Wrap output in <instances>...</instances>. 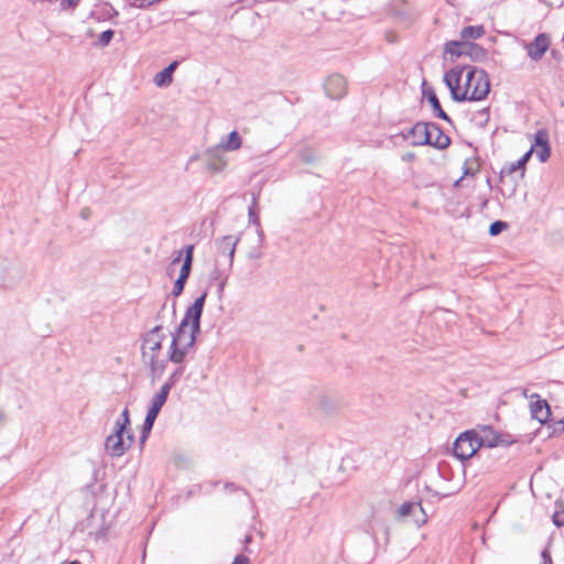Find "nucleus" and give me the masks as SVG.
<instances>
[{
  "label": "nucleus",
  "instance_id": "nucleus-1",
  "mask_svg": "<svg viewBox=\"0 0 564 564\" xmlns=\"http://www.w3.org/2000/svg\"><path fill=\"white\" fill-rule=\"evenodd\" d=\"M206 299V292L197 297L187 307L185 315L180 323L169 347L167 357L163 352L165 335L162 326H155L142 338L141 357L143 364L149 367L153 377H161L165 370L167 360L174 364H182L186 355L193 349L196 335L199 333L200 316Z\"/></svg>",
  "mask_w": 564,
  "mask_h": 564
},
{
  "label": "nucleus",
  "instance_id": "nucleus-2",
  "mask_svg": "<svg viewBox=\"0 0 564 564\" xmlns=\"http://www.w3.org/2000/svg\"><path fill=\"white\" fill-rule=\"evenodd\" d=\"M444 82L456 101L482 100L490 90L487 73L474 66L449 69L444 75Z\"/></svg>",
  "mask_w": 564,
  "mask_h": 564
},
{
  "label": "nucleus",
  "instance_id": "nucleus-3",
  "mask_svg": "<svg viewBox=\"0 0 564 564\" xmlns=\"http://www.w3.org/2000/svg\"><path fill=\"white\" fill-rule=\"evenodd\" d=\"M498 445V438L487 440L486 437H478L475 431H466L462 433L454 442L453 453L460 459L466 460L473 457L476 452L481 447H495Z\"/></svg>",
  "mask_w": 564,
  "mask_h": 564
},
{
  "label": "nucleus",
  "instance_id": "nucleus-4",
  "mask_svg": "<svg viewBox=\"0 0 564 564\" xmlns=\"http://www.w3.org/2000/svg\"><path fill=\"white\" fill-rule=\"evenodd\" d=\"M133 442L132 431L122 430V426L115 427L113 433L106 438L105 448L110 456L120 457L130 448Z\"/></svg>",
  "mask_w": 564,
  "mask_h": 564
},
{
  "label": "nucleus",
  "instance_id": "nucleus-5",
  "mask_svg": "<svg viewBox=\"0 0 564 564\" xmlns=\"http://www.w3.org/2000/svg\"><path fill=\"white\" fill-rule=\"evenodd\" d=\"M239 241L240 237L236 235H225L215 241L218 257H224L229 267H232L236 247Z\"/></svg>",
  "mask_w": 564,
  "mask_h": 564
},
{
  "label": "nucleus",
  "instance_id": "nucleus-6",
  "mask_svg": "<svg viewBox=\"0 0 564 564\" xmlns=\"http://www.w3.org/2000/svg\"><path fill=\"white\" fill-rule=\"evenodd\" d=\"M551 45V36L546 33L538 34L532 42L527 44L524 47L527 50L528 56L532 61H540L543 55L547 52Z\"/></svg>",
  "mask_w": 564,
  "mask_h": 564
},
{
  "label": "nucleus",
  "instance_id": "nucleus-7",
  "mask_svg": "<svg viewBox=\"0 0 564 564\" xmlns=\"http://www.w3.org/2000/svg\"><path fill=\"white\" fill-rule=\"evenodd\" d=\"M431 123L416 122L412 128L409 129L404 138L411 142L412 145H425L431 142L430 129Z\"/></svg>",
  "mask_w": 564,
  "mask_h": 564
},
{
  "label": "nucleus",
  "instance_id": "nucleus-8",
  "mask_svg": "<svg viewBox=\"0 0 564 564\" xmlns=\"http://www.w3.org/2000/svg\"><path fill=\"white\" fill-rule=\"evenodd\" d=\"M533 152L538 160L542 163L546 162L551 155V148L549 144V133L545 129H540L534 134Z\"/></svg>",
  "mask_w": 564,
  "mask_h": 564
},
{
  "label": "nucleus",
  "instance_id": "nucleus-9",
  "mask_svg": "<svg viewBox=\"0 0 564 564\" xmlns=\"http://www.w3.org/2000/svg\"><path fill=\"white\" fill-rule=\"evenodd\" d=\"M324 89L328 97L339 99L346 95L347 82L341 75L335 74L325 80Z\"/></svg>",
  "mask_w": 564,
  "mask_h": 564
},
{
  "label": "nucleus",
  "instance_id": "nucleus-10",
  "mask_svg": "<svg viewBox=\"0 0 564 564\" xmlns=\"http://www.w3.org/2000/svg\"><path fill=\"white\" fill-rule=\"evenodd\" d=\"M218 148H210L205 152L206 169L213 174L223 172L227 166V160L219 153Z\"/></svg>",
  "mask_w": 564,
  "mask_h": 564
},
{
  "label": "nucleus",
  "instance_id": "nucleus-11",
  "mask_svg": "<svg viewBox=\"0 0 564 564\" xmlns=\"http://www.w3.org/2000/svg\"><path fill=\"white\" fill-rule=\"evenodd\" d=\"M172 389V382H165L160 390L152 397L148 413L158 415L166 402V399L169 397V393Z\"/></svg>",
  "mask_w": 564,
  "mask_h": 564
},
{
  "label": "nucleus",
  "instance_id": "nucleus-12",
  "mask_svg": "<svg viewBox=\"0 0 564 564\" xmlns=\"http://www.w3.org/2000/svg\"><path fill=\"white\" fill-rule=\"evenodd\" d=\"M430 129L429 139L431 142H427V144L441 150L446 149L451 144L449 137L445 134L437 124L431 123Z\"/></svg>",
  "mask_w": 564,
  "mask_h": 564
},
{
  "label": "nucleus",
  "instance_id": "nucleus-13",
  "mask_svg": "<svg viewBox=\"0 0 564 564\" xmlns=\"http://www.w3.org/2000/svg\"><path fill=\"white\" fill-rule=\"evenodd\" d=\"M530 411L532 417L538 420L540 423H545L551 415L550 405L545 400L539 399L535 402H532Z\"/></svg>",
  "mask_w": 564,
  "mask_h": 564
},
{
  "label": "nucleus",
  "instance_id": "nucleus-14",
  "mask_svg": "<svg viewBox=\"0 0 564 564\" xmlns=\"http://www.w3.org/2000/svg\"><path fill=\"white\" fill-rule=\"evenodd\" d=\"M242 145V139L237 131H231L227 137H223L217 145L218 149L225 151H237Z\"/></svg>",
  "mask_w": 564,
  "mask_h": 564
},
{
  "label": "nucleus",
  "instance_id": "nucleus-15",
  "mask_svg": "<svg viewBox=\"0 0 564 564\" xmlns=\"http://www.w3.org/2000/svg\"><path fill=\"white\" fill-rule=\"evenodd\" d=\"M177 66L176 62L171 63L167 67L159 72L154 78L153 82L158 87H167L171 85L173 80V72L175 70Z\"/></svg>",
  "mask_w": 564,
  "mask_h": 564
},
{
  "label": "nucleus",
  "instance_id": "nucleus-16",
  "mask_svg": "<svg viewBox=\"0 0 564 564\" xmlns=\"http://www.w3.org/2000/svg\"><path fill=\"white\" fill-rule=\"evenodd\" d=\"M417 512L422 513V518L416 519L415 522L417 525H421L425 522V516L423 512V508L421 507L420 503L404 502L399 509V514H400V517H403V518L415 514Z\"/></svg>",
  "mask_w": 564,
  "mask_h": 564
},
{
  "label": "nucleus",
  "instance_id": "nucleus-17",
  "mask_svg": "<svg viewBox=\"0 0 564 564\" xmlns=\"http://www.w3.org/2000/svg\"><path fill=\"white\" fill-rule=\"evenodd\" d=\"M464 56H468L474 62H484L487 58V51L478 44L467 42Z\"/></svg>",
  "mask_w": 564,
  "mask_h": 564
},
{
  "label": "nucleus",
  "instance_id": "nucleus-18",
  "mask_svg": "<svg viewBox=\"0 0 564 564\" xmlns=\"http://www.w3.org/2000/svg\"><path fill=\"white\" fill-rule=\"evenodd\" d=\"M486 30L484 25H469L465 26L460 31V39L466 42H470V40H477L485 35Z\"/></svg>",
  "mask_w": 564,
  "mask_h": 564
},
{
  "label": "nucleus",
  "instance_id": "nucleus-19",
  "mask_svg": "<svg viewBox=\"0 0 564 564\" xmlns=\"http://www.w3.org/2000/svg\"><path fill=\"white\" fill-rule=\"evenodd\" d=\"M466 41H451L445 44V55H449L451 59L458 58L465 55Z\"/></svg>",
  "mask_w": 564,
  "mask_h": 564
},
{
  "label": "nucleus",
  "instance_id": "nucleus-20",
  "mask_svg": "<svg viewBox=\"0 0 564 564\" xmlns=\"http://www.w3.org/2000/svg\"><path fill=\"white\" fill-rule=\"evenodd\" d=\"M193 251H194L193 245H189L185 248V259H184V262L180 270V274H178L180 279L187 280L189 276L192 261H193Z\"/></svg>",
  "mask_w": 564,
  "mask_h": 564
},
{
  "label": "nucleus",
  "instance_id": "nucleus-21",
  "mask_svg": "<svg viewBox=\"0 0 564 564\" xmlns=\"http://www.w3.org/2000/svg\"><path fill=\"white\" fill-rule=\"evenodd\" d=\"M427 100L431 104L432 106V109H433V112H434V116L437 117V118H441V119H444L446 121H449V118L448 116L446 115V112L442 109L441 107V104L438 101V98L437 96L435 95L434 91H431L429 95H427Z\"/></svg>",
  "mask_w": 564,
  "mask_h": 564
},
{
  "label": "nucleus",
  "instance_id": "nucleus-22",
  "mask_svg": "<svg viewBox=\"0 0 564 564\" xmlns=\"http://www.w3.org/2000/svg\"><path fill=\"white\" fill-rule=\"evenodd\" d=\"M256 205H257V198L253 197L252 198V204L248 208V217H249V223L253 224L257 227V231H258V236H259V241L261 242L262 239H263V232H262V229L260 227L259 217L256 214Z\"/></svg>",
  "mask_w": 564,
  "mask_h": 564
},
{
  "label": "nucleus",
  "instance_id": "nucleus-23",
  "mask_svg": "<svg viewBox=\"0 0 564 564\" xmlns=\"http://www.w3.org/2000/svg\"><path fill=\"white\" fill-rule=\"evenodd\" d=\"M533 153V148H531L522 158H520L518 161L510 163L507 166V173L512 174L518 170H524V166L530 159V156Z\"/></svg>",
  "mask_w": 564,
  "mask_h": 564
},
{
  "label": "nucleus",
  "instance_id": "nucleus-24",
  "mask_svg": "<svg viewBox=\"0 0 564 564\" xmlns=\"http://www.w3.org/2000/svg\"><path fill=\"white\" fill-rule=\"evenodd\" d=\"M156 416L158 415H155V414H151V413L147 412V416H145V420H144V423H143L142 435L140 437L141 444H143L145 442V440L148 437V434L150 433V431L153 427V424H154V421H155Z\"/></svg>",
  "mask_w": 564,
  "mask_h": 564
},
{
  "label": "nucleus",
  "instance_id": "nucleus-25",
  "mask_svg": "<svg viewBox=\"0 0 564 564\" xmlns=\"http://www.w3.org/2000/svg\"><path fill=\"white\" fill-rule=\"evenodd\" d=\"M156 416L158 415H155V414H151V413L147 412V416H145V420H144V423H143L142 435L140 437L141 444H143L145 442V440L148 437V434L150 433V431L153 427V424H154V421H155Z\"/></svg>",
  "mask_w": 564,
  "mask_h": 564
},
{
  "label": "nucleus",
  "instance_id": "nucleus-26",
  "mask_svg": "<svg viewBox=\"0 0 564 564\" xmlns=\"http://www.w3.org/2000/svg\"><path fill=\"white\" fill-rule=\"evenodd\" d=\"M122 426V430L131 431L130 429V417H129V410L128 408H124L120 417L116 421L115 427Z\"/></svg>",
  "mask_w": 564,
  "mask_h": 564
},
{
  "label": "nucleus",
  "instance_id": "nucleus-27",
  "mask_svg": "<svg viewBox=\"0 0 564 564\" xmlns=\"http://www.w3.org/2000/svg\"><path fill=\"white\" fill-rule=\"evenodd\" d=\"M113 31L112 30H106L104 31L100 35H99V39H98V43L101 45V46H107L112 37H113Z\"/></svg>",
  "mask_w": 564,
  "mask_h": 564
},
{
  "label": "nucleus",
  "instance_id": "nucleus-28",
  "mask_svg": "<svg viewBox=\"0 0 564 564\" xmlns=\"http://www.w3.org/2000/svg\"><path fill=\"white\" fill-rule=\"evenodd\" d=\"M495 436L498 438V445H499L502 441H501L500 436L490 427H484L481 430L480 434L478 433V437H486L487 440H494Z\"/></svg>",
  "mask_w": 564,
  "mask_h": 564
},
{
  "label": "nucleus",
  "instance_id": "nucleus-29",
  "mask_svg": "<svg viewBox=\"0 0 564 564\" xmlns=\"http://www.w3.org/2000/svg\"><path fill=\"white\" fill-rule=\"evenodd\" d=\"M505 228H507V224L500 220L492 223L489 227V234L491 236H496L500 234Z\"/></svg>",
  "mask_w": 564,
  "mask_h": 564
},
{
  "label": "nucleus",
  "instance_id": "nucleus-30",
  "mask_svg": "<svg viewBox=\"0 0 564 564\" xmlns=\"http://www.w3.org/2000/svg\"><path fill=\"white\" fill-rule=\"evenodd\" d=\"M162 0H133V6L138 9H148Z\"/></svg>",
  "mask_w": 564,
  "mask_h": 564
},
{
  "label": "nucleus",
  "instance_id": "nucleus-31",
  "mask_svg": "<svg viewBox=\"0 0 564 564\" xmlns=\"http://www.w3.org/2000/svg\"><path fill=\"white\" fill-rule=\"evenodd\" d=\"M185 283H186V280H183L180 278L176 279V281L174 282V285H173V290H172V293L174 296H178L183 292Z\"/></svg>",
  "mask_w": 564,
  "mask_h": 564
},
{
  "label": "nucleus",
  "instance_id": "nucleus-32",
  "mask_svg": "<svg viewBox=\"0 0 564 564\" xmlns=\"http://www.w3.org/2000/svg\"><path fill=\"white\" fill-rule=\"evenodd\" d=\"M552 519H553V523L556 527H563L564 525V510L555 511L553 513Z\"/></svg>",
  "mask_w": 564,
  "mask_h": 564
},
{
  "label": "nucleus",
  "instance_id": "nucleus-33",
  "mask_svg": "<svg viewBox=\"0 0 564 564\" xmlns=\"http://www.w3.org/2000/svg\"><path fill=\"white\" fill-rule=\"evenodd\" d=\"M541 558H542L541 564H553V561H552V557H551V553L546 549L542 551Z\"/></svg>",
  "mask_w": 564,
  "mask_h": 564
},
{
  "label": "nucleus",
  "instance_id": "nucleus-34",
  "mask_svg": "<svg viewBox=\"0 0 564 564\" xmlns=\"http://www.w3.org/2000/svg\"><path fill=\"white\" fill-rule=\"evenodd\" d=\"M231 564H250V560L245 555H238Z\"/></svg>",
  "mask_w": 564,
  "mask_h": 564
},
{
  "label": "nucleus",
  "instance_id": "nucleus-35",
  "mask_svg": "<svg viewBox=\"0 0 564 564\" xmlns=\"http://www.w3.org/2000/svg\"><path fill=\"white\" fill-rule=\"evenodd\" d=\"M183 372V368H178L170 378L166 382H172V386L174 384V382L176 381L177 377L181 376V373Z\"/></svg>",
  "mask_w": 564,
  "mask_h": 564
},
{
  "label": "nucleus",
  "instance_id": "nucleus-36",
  "mask_svg": "<svg viewBox=\"0 0 564 564\" xmlns=\"http://www.w3.org/2000/svg\"><path fill=\"white\" fill-rule=\"evenodd\" d=\"M181 257H182V251H180L178 254L172 260L170 267H173L174 264L178 263L181 261Z\"/></svg>",
  "mask_w": 564,
  "mask_h": 564
},
{
  "label": "nucleus",
  "instance_id": "nucleus-37",
  "mask_svg": "<svg viewBox=\"0 0 564 564\" xmlns=\"http://www.w3.org/2000/svg\"><path fill=\"white\" fill-rule=\"evenodd\" d=\"M464 174L465 175H474L475 174V170H473L470 167H466L465 171H464Z\"/></svg>",
  "mask_w": 564,
  "mask_h": 564
},
{
  "label": "nucleus",
  "instance_id": "nucleus-38",
  "mask_svg": "<svg viewBox=\"0 0 564 564\" xmlns=\"http://www.w3.org/2000/svg\"><path fill=\"white\" fill-rule=\"evenodd\" d=\"M34 3L37 2H57V0H32Z\"/></svg>",
  "mask_w": 564,
  "mask_h": 564
},
{
  "label": "nucleus",
  "instance_id": "nucleus-39",
  "mask_svg": "<svg viewBox=\"0 0 564 564\" xmlns=\"http://www.w3.org/2000/svg\"><path fill=\"white\" fill-rule=\"evenodd\" d=\"M4 420V414L2 412H0V424L3 422Z\"/></svg>",
  "mask_w": 564,
  "mask_h": 564
},
{
  "label": "nucleus",
  "instance_id": "nucleus-40",
  "mask_svg": "<svg viewBox=\"0 0 564 564\" xmlns=\"http://www.w3.org/2000/svg\"><path fill=\"white\" fill-rule=\"evenodd\" d=\"M82 217H83V218H86V217H87V210H82Z\"/></svg>",
  "mask_w": 564,
  "mask_h": 564
},
{
  "label": "nucleus",
  "instance_id": "nucleus-41",
  "mask_svg": "<svg viewBox=\"0 0 564 564\" xmlns=\"http://www.w3.org/2000/svg\"><path fill=\"white\" fill-rule=\"evenodd\" d=\"M249 542H251V535L246 536V543H249Z\"/></svg>",
  "mask_w": 564,
  "mask_h": 564
},
{
  "label": "nucleus",
  "instance_id": "nucleus-42",
  "mask_svg": "<svg viewBox=\"0 0 564 564\" xmlns=\"http://www.w3.org/2000/svg\"><path fill=\"white\" fill-rule=\"evenodd\" d=\"M68 564H80V562H78V561H73V562H70V563H68Z\"/></svg>",
  "mask_w": 564,
  "mask_h": 564
},
{
  "label": "nucleus",
  "instance_id": "nucleus-43",
  "mask_svg": "<svg viewBox=\"0 0 564 564\" xmlns=\"http://www.w3.org/2000/svg\"><path fill=\"white\" fill-rule=\"evenodd\" d=\"M460 181H462V178H460V180H458V181H456L455 186H458V185H459V183H460Z\"/></svg>",
  "mask_w": 564,
  "mask_h": 564
},
{
  "label": "nucleus",
  "instance_id": "nucleus-44",
  "mask_svg": "<svg viewBox=\"0 0 564 564\" xmlns=\"http://www.w3.org/2000/svg\"><path fill=\"white\" fill-rule=\"evenodd\" d=\"M561 424H563V429H564V419L562 421H560Z\"/></svg>",
  "mask_w": 564,
  "mask_h": 564
}]
</instances>
